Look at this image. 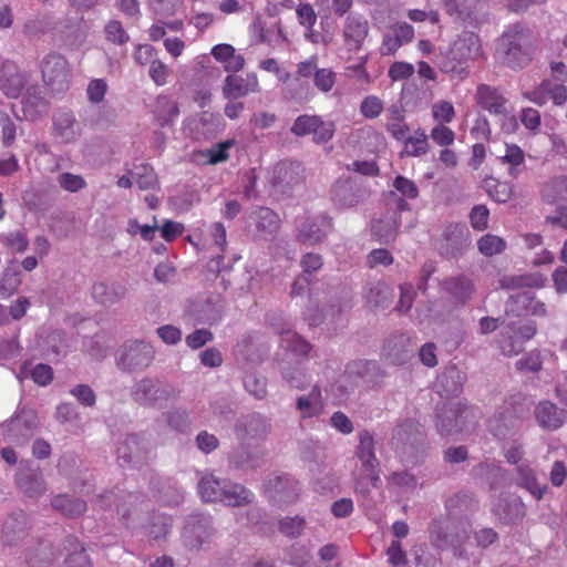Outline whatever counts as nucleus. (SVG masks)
Masks as SVG:
<instances>
[{
    "mask_svg": "<svg viewBox=\"0 0 567 567\" xmlns=\"http://www.w3.org/2000/svg\"><path fill=\"white\" fill-rule=\"evenodd\" d=\"M354 455L360 463V468L353 473L354 488L362 495H367L371 487H378L381 481L380 462L375 454V441L371 432L367 430L359 432Z\"/></svg>",
    "mask_w": 567,
    "mask_h": 567,
    "instance_id": "obj_1",
    "label": "nucleus"
},
{
    "mask_svg": "<svg viewBox=\"0 0 567 567\" xmlns=\"http://www.w3.org/2000/svg\"><path fill=\"white\" fill-rule=\"evenodd\" d=\"M181 389L157 378L144 377L131 389L134 402L145 408L164 409L181 396Z\"/></svg>",
    "mask_w": 567,
    "mask_h": 567,
    "instance_id": "obj_2",
    "label": "nucleus"
},
{
    "mask_svg": "<svg viewBox=\"0 0 567 567\" xmlns=\"http://www.w3.org/2000/svg\"><path fill=\"white\" fill-rule=\"evenodd\" d=\"M429 534L434 548L451 549L455 558L468 559L464 545L468 540L470 534L465 526L450 519H434L429 527Z\"/></svg>",
    "mask_w": 567,
    "mask_h": 567,
    "instance_id": "obj_3",
    "label": "nucleus"
},
{
    "mask_svg": "<svg viewBox=\"0 0 567 567\" xmlns=\"http://www.w3.org/2000/svg\"><path fill=\"white\" fill-rule=\"evenodd\" d=\"M496 58L503 64L512 68H524L530 61V52L519 27H514L503 33L496 47Z\"/></svg>",
    "mask_w": 567,
    "mask_h": 567,
    "instance_id": "obj_4",
    "label": "nucleus"
},
{
    "mask_svg": "<svg viewBox=\"0 0 567 567\" xmlns=\"http://www.w3.org/2000/svg\"><path fill=\"white\" fill-rule=\"evenodd\" d=\"M474 413L461 402H449L437 411L436 427L441 435L461 433L474 423Z\"/></svg>",
    "mask_w": 567,
    "mask_h": 567,
    "instance_id": "obj_5",
    "label": "nucleus"
},
{
    "mask_svg": "<svg viewBox=\"0 0 567 567\" xmlns=\"http://www.w3.org/2000/svg\"><path fill=\"white\" fill-rule=\"evenodd\" d=\"M155 358L153 346L145 341L134 340L126 342L118 350L116 364L123 371L143 370L151 365Z\"/></svg>",
    "mask_w": 567,
    "mask_h": 567,
    "instance_id": "obj_6",
    "label": "nucleus"
},
{
    "mask_svg": "<svg viewBox=\"0 0 567 567\" xmlns=\"http://www.w3.org/2000/svg\"><path fill=\"white\" fill-rule=\"evenodd\" d=\"M423 434L420 424L413 419H404L396 423L392 431L390 444L402 458L413 455L422 443Z\"/></svg>",
    "mask_w": 567,
    "mask_h": 567,
    "instance_id": "obj_7",
    "label": "nucleus"
},
{
    "mask_svg": "<svg viewBox=\"0 0 567 567\" xmlns=\"http://www.w3.org/2000/svg\"><path fill=\"white\" fill-rule=\"evenodd\" d=\"M44 83L53 91L62 92L69 87L71 71L65 58L59 53H48L40 63Z\"/></svg>",
    "mask_w": 567,
    "mask_h": 567,
    "instance_id": "obj_8",
    "label": "nucleus"
},
{
    "mask_svg": "<svg viewBox=\"0 0 567 567\" xmlns=\"http://www.w3.org/2000/svg\"><path fill=\"white\" fill-rule=\"evenodd\" d=\"M290 131L296 136L312 135L316 144H323L333 137L336 125L319 115L302 114L295 120Z\"/></svg>",
    "mask_w": 567,
    "mask_h": 567,
    "instance_id": "obj_9",
    "label": "nucleus"
},
{
    "mask_svg": "<svg viewBox=\"0 0 567 567\" xmlns=\"http://www.w3.org/2000/svg\"><path fill=\"white\" fill-rule=\"evenodd\" d=\"M214 535L213 518L209 515H194L184 527L183 542L187 548L198 550L208 546Z\"/></svg>",
    "mask_w": 567,
    "mask_h": 567,
    "instance_id": "obj_10",
    "label": "nucleus"
},
{
    "mask_svg": "<svg viewBox=\"0 0 567 567\" xmlns=\"http://www.w3.org/2000/svg\"><path fill=\"white\" fill-rule=\"evenodd\" d=\"M475 100L481 107L488 111L491 114L508 118V132L517 126L515 117L508 116L507 100L498 89L487 84H480L476 89Z\"/></svg>",
    "mask_w": 567,
    "mask_h": 567,
    "instance_id": "obj_11",
    "label": "nucleus"
},
{
    "mask_svg": "<svg viewBox=\"0 0 567 567\" xmlns=\"http://www.w3.org/2000/svg\"><path fill=\"white\" fill-rule=\"evenodd\" d=\"M265 489L272 501L289 504L298 498L300 485L288 474H272L267 478Z\"/></svg>",
    "mask_w": 567,
    "mask_h": 567,
    "instance_id": "obj_12",
    "label": "nucleus"
},
{
    "mask_svg": "<svg viewBox=\"0 0 567 567\" xmlns=\"http://www.w3.org/2000/svg\"><path fill=\"white\" fill-rule=\"evenodd\" d=\"M370 25L368 20L359 14H349L342 24V40L347 51L358 52L369 35Z\"/></svg>",
    "mask_w": 567,
    "mask_h": 567,
    "instance_id": "obj_13",
    "label": "nucleus"
},
{
    "mask_svg": "<svg viewBox=\"0 0 567 567\" xmlns=\"http://www.w3.org/2000/svg\"><path fill=\"white\" fill-rule=\"evenodd\" d=\"M82 134L81 124L70 111H58L52 117V136L61 144L75 143Z\"/></svg>",
    "mask_w": 567,
    "mask_h": 567,
    "instance_id": "obj_14",
    "label": "nucleus"
},
{
    "mask_svg": "<svg viewBox=\"0 0 567 567\" xmlns=\"http://www.w3.org/2000/svg\"><path fill=\"white\" fill-rule=\"evenodd\" d=\"M19 488L29 497H40L47 491L43 474L39 467H33L29 462H21L16 475Z\"/></svg>",
    "mask_w": 567,
    "mask_h": 567,
    "instance_id": "obj_15",
    "label": "nucleus"
},
{
    "mask_svg": "<svg viewBox=\"0 0 567 567\" xmlns=\"http://www.w3.org/2000/svg\"><path fill=\"white\" fill-rule=\"evenodd\" d=\"M27 82V73L22 72L14 62L3 61L0 63V90L6 96L19 97Z\"/></svg>",
    "mask_w": 567,
    "mask_h": 567,
    "instance_id": "obj_16",
    "label": "nucleus"
},
{
    "mask_svg": "<svg viewBox=\"0 0 567 567\" xmlns=\"http://www.w3.org/2000/svg\"><path fill=\"white\" fill-rule=\"evenodd\" d=\"M520 423L518 411L506 405L488 420V429L494 436L506 439L518 431Z\"/></svg>",
    "mask_w": 567,
    "mask_h": 567,
    "instance_id": "obj_17",
    "label": "nucleus"
},
{
    "mask_svg": "<svg viewBox=\"0 0 567 567\" xmlns=\"http://www.w3.org/2000/svg\"><path fill=\"white\" fill-rule=\"evenodd\" d=\"M331 200L339 209L352 208L363 200L364 192L349 179H339L330 192Z\"/></svg>",
    "mask_w": 567,
    "mask_h": 567,
    "instance_id": "obj_18",
    "label": "nucleus"
},
{
    "mask_svg": "<svg viewBox=\"0 0 567 567\" xmlns=\"http://www.w3.org/2000/svg\"><path fill=\"white\" fill-rule=\"evenodd\" d=\"M228 462L234 470L251 471L264 464L265 454L260 447L243 443L229 454Z\"/></svg>",
    "mask_w": 567,
    "mask_h": 567,
    "instance_id": "obj_19",
    "label": "nucleus"
},
{
    "mask_svg": "<svg viewBox=\"0 0 567 567\" xmlns=\"http://www.w3.org/2000/svg\"><path fill=\"white\" fill-rule=\"evenodd\" d=\"M236 432L240 440H262L270 432L268 419L259 413H252L243 417L236 424Z\"/></svg>",
    "mask_w": 567,
    "mask_h": 567,
    "instance_id": "obj_20",
    "label": "nucleus"
},
{
    "mask_svg": "<svg viewBox=\"0 0 567 567\" xmlns=\"http://www.w3.org/2000/svg\"><path fill=\"white\" fill-rule=\"evenodd\" d=\"M303 171L298 162H280L272 168L270 182L274 186L289 188L303 181Z\"/></svg>",
    "mask_w": 567,
    "mask_h": 567,
    "instance_id": "obj_21",
    "label": "nucleus"
},
{
    "mask_svg": "<svg viewBox=\"0 0 567 567\" xmlns=\"http://www.w3.org/2000/svg\"><path fill=\"white\" fill-rule=\"evenodd\" d=\"M537 424L546 431H555L564 425L567 413L550 401H540L535 408Z\"/></svg>",
    "mask_w": 567,
    "mask_h": 567,
    "instance_id": "obj_22",
    "label": "nucleus"
},
{
    "mask_svg": "<svg viewBox=\"0 0 567 567\" xmlns=\"http://www.w3.org/2000/svg\"><path fill=\"white\" fill-rule=\"evenodd\" d=\"M224 95L227 99H240L249 93L260 91L258 78L255 73L241 75H228L225 80Z\"/></svg>",
    "mask_w": 567,
    "mask_h": 567,
    "instance_id": "obj_23",
    "label": "nucleus"
},
{
    "mask_svg": "<svg viewBox=\"0 0 567 567\" xmlns=\"http://www.w3.org/2000/svg\"><path fill=\"white\" fill-rule=\"evenodd\" d=\"M330 228L331 221L326 216L309 218L299 227L298 240L307 245L321 243Z\"/></svg>",
    "mask_w": 567,
    "mask_h": 567,
    "instance_id": "obj_24",
    "label": "nucleus"
},
{
    "mask_svg": "<svg viewBox=\"0 0 567 567\" xmlns=\"http://www.w3.org/2000/svg\"><path fill=\"white\" fill-rule=\"evenodd\" d=\"M22 111L24 118L28 121H35L48 113L49 102L39 86L31 85L27 87L22 97Z\"/></svg>",
    "mask_w": 567,
    "mask_h": 567,
    "instance_id": "obj_25",
    "label": "nucleus"
},
{
    "mask_svg": "<svg viewBox=\"0 0 567 567\" xmlns=\"http://www.w3.org/2000/svg\"><path fill=\"white\" fill-rule=\"evenodd\" d=\"M255 223L257 237L264 240H271L277 234L280 225L278 215L267 207H259L250 214Z\"/></svg>",
    "mask_w": 567,
    "mask_h": 567,
    "instance_id": "obj_26",
    "label": "nucleus"
},
{
    "mask_svg": "<svg viewBox=\"0 0 567 567\" xmlns=\"http://www.w3.org/2000/svg\"><path fill=\"white\" fill-rule=\"evenodd\" d=\"M296 410L302 420L318 417L324 411V401L321 388L312 385L308 394L299 395L296 399Z\"/></svg>",
    "mask_w": 567,
    "mask_h": 567,
    "instance_id": "obj_27",
    "label": "nucleus"
},
{
    "mask_svg": "<svg viewBox=\"0 0 567 567\" xmlns=\"http://www.w3.org/2000/svg\"><path fill=\"white\" fill-rule=\"evenodd\" d=\"M481 41L478 35L473 32H463L453 43L450 55L453 60L465 62L480 55Z\"/></svg>",
    "mask_w": 567,
    "mask_h": 567,
    "instance_id": "obj_28",
    "label": "nucleus"
},
{
    "mask_svg": "<svg viewBox=\"0 0 567 567\" xmlns=\"http://www.w3.org/2000/svg\"><path fill=\"white\" fill-rule=\"evenodd\" d=\"M127 293V288L124 284L112 282H95L92 287V297L95 301L103 306H112L121 301Z\"/></svg>",
    "mask_w": 567,
    "mask_h": 567,
    "instance_id": "obj_29",
    "label": "nucleus"
},
{
    "mask_svg": "<svg viewBox=\"0 0 567 567\" xmlns=\"http://www.w3.org/2000/svg\"><path fill=\"white\" fill-rule=\"evenodd\" d=\"M254 501L255 494L249 488L226 480L219 503L229 507H243L254 503Z\"/></svg>",
    "mask_w": 567,
    "mask_h": 567,
    "instance_id": "obj_30",
    "label": "nucleus"
},
{
    "mask_svg": "<svg viewBox=\"0 0 567 567\" xmlns=\"http://www.w3.org/2000/svg\"><path fill=\"white\" fill-rule=\"evenodd\" d=\"M494 514L506 524L515 523L525 515V505L517 496H504L493 507Z\"/></svg>",
    "mask_w": 567,
    "mask_h": 567,
    "instance_id": "obj_31",
    "label": "nucleus"
},
{
    "mask_svg": "<svg viewBox=\"0 0 567 567\" xmlns=\"http://www.w3.org/2000/svg\"><path fill=\"white\" fill-rule=\"evenodd\" d=\"M399 228V212L389 210L381 217L375 218L372 221L371 230L372 235L375 236L382 243H390L394 240Z\"/></svg>",
    "mask_w": 567,
    "mask_h": 567,
    "instance_id": "obj_32",
    "label": "nucleus"
},
{
    "mask_svg": "<svg viewBox=\"0 0 567 567\" xmlns=\"http://www.w3.org/2000/svg\"><path fill=\"white\" fill-rule=\"evenodd\" d=\"M226 480L212 473L202 475L197 483V491L203 502L219 503Z\"/></svg>",
    "mask_w": 567,
    "mask_h": 567,
    "instance_id": "obj_33",
    "label": "nucleus"
},
{
    "mask_svg": "<svg viewBox=\"0 0 567 567\" xmlns=\"http://www.w3.org/2000/svg\"><path fill=\"white\" fill-rule=\"evenodd\" d=\"M516 483L528 491L536 499H542L547 491V485L538 481L536 472L527 464L516 467Z\"/></svg>",
    "mask_w": 567,
    "mask_h": 567,
    "instance_id": "obj_34",
    "label": "nucleus"
},
{
    "mask_svg": "<svg viewBox=\"0 0 567 567\" xmlns=\"http://www.w3.org/2000/svg\"><path fill=\"white\" fill-rule=\"evenodd\" d=\"M411 341L405 334L395 336L386 341L383 348L384 355L393 364H401L412 353Z\"/></svg>",
    "mask_w": 567,
    "mask_h": 567,
    "instance_id": "obj_35",
    "label": "nucleus"
},
{
    "mask_svg": "<svg viewBox=\"0 0 567 567\" xmlns=\"http://www.w3.org/2000/svg\"><path fill=\"white\" fill-rule=\"evenodd\" d=\"M392 291L390 287L381 281L370 282L364 292V299L369 307L375 309H385L392 300Z\"/></svg>",
    "mask_w": 567,
    "mask_h": 567,
    "instance_id": "obj_36",
    "label": "nucleus"
},
{
    "mask_svg": "<svg viewBox=\"0 0 567 567\" xmlns=\"http://www.w3.org/2000/svg\"><path fill=\"white\" fill-rule=\"evenodd\" d=\"M278 333L280 334V347L282 349L291 352L298 358L308 357L311 346L298 333L292 331L290 328L278 329Z\"/></svg>",
    "mask_w": 567,
    "mask_h": 567,
    "instance_id": "obj_37",
    "label": "nucleus"
},
{
    "mask_svg": "<svg viewBox=\"0 0 567 567\" xmlns=\"http://www.w3.org/2000/svg\"><path fill=\"white\" fill-rule=\"evenodd\" d=\"M117 460L120 461L121 466L124 465H131V464H138L143 457L144 453L142 449L140 447V442L137 436L131 435L125 439L118 446H117Z\"/></svg>",
    "mask_w": 567,
    "mask_h": 567,
    "instance_id": "obj_38",
    "label": "nucleus"
},
{
    "mask_svg": "<svg viewBox=\"0 0 567 567\" xmlns=\"http://www.w3.org/2000/svg\"><path fill=\"white\" fill-rule=\"evenodd\" d=\"M499 349L504 355H517L524 349V342L517 334L514 324H507L501 332L498 340Z\"/></svg>",
    "mask_w": 567,
    "mask_h": 567,
    "instance_id": "obj_39",
    "label": "nucleus"
},
{
    "mask_svg": "<svg viewBox=\"0 0 567 567\" xmlns=\"http://www.w3.org/2000/svg\"><path fill=\"white\" fill-rule=\"evenodd\" d=\"M154 114L162 126L173 122L179 114L177 103L167 95L156 99Z\"/></svg>",
    "mask_w": 567,
    "mask_h": 567,
    "instance_id": "obj_40",
    "label": "nucleus"
},
{
    "mask_svg": "<svg viewBox=\"0 0 567 567\" xmlns=\"http://www.w3.org/2000/svg\"><path fill=\"white\" fill-rule=\"evenodd\" d=\"M501 162L509 166V176L517 178L522 172L520 167L525 164V153L516 144H506L505 154L501 156Z\"/></svg>",
    "mask_w": 567,
    "mask_h": 567,
    "instance_id": "obj_41",
    "label": "nucleus"
},
{
    "mask_svg": "<svg viewBox=\"0 0 567 567\" xmlns=\"http://www.w3.org/2000/svg\"><path fill=\"white\" fill-rule=\"evenodd\" d=\"M445 289L460 302H466L474 292L472 280L465 277L450 278L444 282Z\"/></svg>",
    "mask_w": 567,
    "mask_h": 567,
    "instance_id": "obj_42",
    "label": "nucleus"
},
{
    "mask_svg": "<svg viewBox=\"0 0 567 567\" xmlns=\"http://www.w3.org/2000/svg\"><path fill=\"white\" fill-rule=\"evenodd\" d=\"M54 509L60 511L63 515L74 517L81 515L86 509V504L80 498H73L68 495H58L52 499Z\"/></svg>",
    "mask_w": 567,
    "mask_h": 567,
    "instance_id": "obj_43",
    "label": "nucleus"
},
{
    "mask_svg": "<svg viewBox=\"0 0 567 567\" xmlns=\"http://www.w3.org/2000/svg\"><path fill=\"white\" fill-rule=\"evenodd\" d=\"M404 141V152L409 156H421L429 151L427 135L421 128L416 130L412 136H408Z\"/></svg>",
    "mask_w": 567,
    "mask_h": 567,
    "instance_id": "obj_44",
    "label": "nucleus"
},
{
    "mask_svg": "<svg viewBox=\"0 0 567 567\" xmlns=\"http://www.w3.org/2000/svg\"><path fill=\"white\" fill-rule=\"evenodd\" d=\"M477 248L484 256L492 257L503 252L506 248V243L498 236L487 234L478 239Z\"/></svg>",
    "mask_w": 567,
    "mask_h": 567,
    "instance_id": "obj_45",
    "label": "nucleus"
},
{
    "mask_svg": "<svg viewBox=\"0 0 567 567\" xmlns=\"http://www.w3.org/2000/svg\"><path fill=\"white\" fill-rule=\"evenodd\" d=\"M235 145L234 140H226L219 143L214 144L210 148H208L203 156L206 158L207 164H218L226 162L229 157L228 151Z\"/></svg>",
    "mask_w": 567,
    "mask_h": 567,
    "instance_id": "obj_46",
    "label": "nucleus"
},
{
    "mask_svg": "<svg viewBox=\"0 0 567 567\" xmlns=\"http://www.w3.org/2000/svg\"><path fill=\"white\" fill-rule=\"evenodd\" d=\"M529 301L530 292L528 291L512 295L505 303V311L513 316L527 315Z\"/></svg>",
    "mask_w": 567,
    "mask_h": 567,
    "instance_id": "obj_47",
    "label": "nucleus"
},
{
    "mask_svg": "<svg viewBox=\"0 0 567 567\" xmlns=\"http://www.w3.org/2000/svg\"><path fill=\"white\" fill-rule=\"evenodd\" d=\"M164 417L173 430L184 432L190 425L189 412L184 408H173L164 414Z\"/></svg>",
    "mask_w": 567,
    "mask_h": 567,
    "instance_id": "obj_48",
    "label": "nucleus"
},
{
    "mask_svg": "<svg viewBox=\"0 0 567 567\" xmlns=\"http://www.w3.org/2000/svg\"><path fill=\"white\" fill-rule=\"evenodd\" d=\"M502 289H517L523 287H543V279H535L528 276H503L498 281Z\"/></svg>",
    "mask_w": 567,
    "mask_h": 567,
    "instance_id": "obj_49",
    "label": "nucleus"
},
{
    "mask_svg": "<svg viewBox=\"0 0 567 567\" xmlns=\"http://www.w3.org/2000/svg\"><path fill=\"white\" fill-rule=\"evenodd\" d=\"M431 115L436 124L446 125L455 117V109L449 101H437L431 107Z\"/></svg>",
    "mask_w": 567,
    "mask_h": 567,
    "instance_id": "obj_50",
    "label": "nucleus"
},
{
    "mask_svg": "<svg viewBox=\"0 0 567 567\" xmlns=\"http://www.w3.org/2000/svg\"><path fill=\"white\" fill-rule=\"evenodd\" d=\"M543 197L548 203L567 199V181L563 178L554 179L548 183L544 190Z\"/></svg>",
    "mask_w": 567,
    "mask_h": 567,
    "instance_id": "obj_51",
    "label": "nucleus"
},
{
    "mask_svg": "<svg viewBox=\"0 0 567 567\" xmlns=\"http://www.w3.org/2000/svg\"><path fill=\"white\" fill-rule=\"evenodd\" d=\"M446 395H457L462 390L461 375L456 370H450L443 373L437 381Z\"/></svg>",
    "mask_w": 567,
    "mask_h": 567,
    "instance_id": "obj_52",
    "label": "nucleus"
},
{
    "mask_svg": "<svg viewBox=\"0 0 567 567\" xmlns=\"http://www.w3.org/2000/svg\"><path fill=\"white\" fill-rule=\"evenodd\" d=\"M0 241L17 252H24L29 246V240L24 230H14L0 235Z\"/></svg>",
    "mask_w": 567,
    "mask_h": 567,
    "instance_id": "obj_53",
    "label": "nucleus"
},
{
    "mask_svg": "<svg viewBox=\"0 0 567 567\" xmlns=\"http://www.w3.org/2000/svg\"><path fill=\"white\" fill-rule=\"evenodd\" d=\"M59 186L69 193H78L86 187V182L81 175L64 172L56 176Z\"/></svg>",
    "mask_w": 567,
    "mask_h": 567,
    "instance_id": "obj_54",
    "label": "nucleus"
},
{
    "mask_svg": "<svg viewBox=\"0 0 567 567\" xmlns=\"http://www.w3.org/2000/svg\"><path fill=\"white\" fill-rule=\"evenodd\" d=\"M306 522L300 516L285 517L279 520V530L288 537H298L303 532Z\"/></svg>",
    "mask_w": 567,
    "mask_h": 567,
    "instance_id": "obj_55",
    "label": "nucleus"
},
{
    "mask_svg": "<svg viewBox=\"0 0 567 567\" xmlns=\"http://www.w3.org/2000/svg\"><path fill=\"white\" fill-rule=\"evenodd\" d=\"M313 83L319 91L328 93L336 84V73L331 69L318 68L315 72Z\"/></svg>",
    "mask_w": 567,
    "mask_h": 567,
    "instance_id": "obj_56",
    "label": "nucleus"
},
{
    "mask_svg": "<svg viewBox=\"0 0 567 567\" xmlns=\"http://www.w3.org/2000/svg\"><path fill=\"white\" fill-rule=\"evenodd\" d=\"M432 141L439 146L447 147L455 141V133L443 124H436L430 133Z\"/></svg>",
    "mask_w": 567,
    "mask_h": 567,
    "instance_id": "obj_57",
    "label": "nucleus"
},
{
    "mask_svg": "<svg viewBox=\"0 0 567 567\" xmlns=\"http://www.w3.org/2000/svg\"><path fill=\"white\" fill-rule=\"evenodd\" d=\"M388 561L394 567L405 566L408 564V555L399 539L392 540L386 549Z\"/></svg>",
    "mask_w": 567,
    "mask_h": 567,
    "instance_id": "obj_58",
    "label": "nucleus"
},
{
    "mask_svg": "<svg viewBox=\"0 0 567 567\" xmlns=\"http://www.w3.org/2000/svg\"><path fill=\"white\" fill-rule=\"evenodd\" d=\"M383 111V102L375 95H369L361 102L360 112L367 118H375Z\"/></svg>",
    "mask_w": 567,
    "mask_h": 567,
    "instance_id": "obj_59",
    "label": "nucleus"
},
{
    "mask_svg": "<svg viewBox=\"0 0 567 567\" xmlns=\"http://www.w3.org/2000/svg\"><path fill=\"white\" fill-rule=\"evenodd\" d=\"M390 486L402 488L404 492L413 491L416 487V480L408 472H394L388 477Z\"/></svg>",
    "mask_w": 567,
    "mask_h": 567,
    "instance_id": "obj_60",
    "label": "nucleus"
},
{
    "mask_svg": "<svg viewBox=\"0 0 567 567\" xmlns=\"http://www.w3.org/2000/svg\"><path fill=\"white\" fill-rule=\"evenodd\" d=\"M172 520L165 515H158L154 517L153 523L150 526L148 535L154 539L164 538L171 530Z\"/></svg>",
    "mask_w": 567,
    "mask_h": 567,
    "instance_id": "obj_61",
    "label": "nucleus"
},
{
    "mask_svg": "<svg viewBox=\"0 0 567 567\" xmlns=\"http://www.w3.org/2000/svg\"><path fill=\"white\" fill-rule=\"evenodd\" d=\"M298 22L307 30L311 31L317 22V14L310 3H300L297 9Z\"/></svg>",
    "mask_w": 567,
    "mask_h": 567,
    "instance_id": "obj_62",
    "label": "nucleus"
},
{
    "mask_svg": "<svg viewBox=\"0 0 567 567\" xmlns=\"http://www.w3.org/2000/svg\"><path fill=\"white\" fill-rule=\"evenodd\" d=\"M106 39L115 44H125L130 37L120 21H110L105 27Z\"/></svg>",
    "mask_w": 567,
    "mask_h": 567,
    "instance_id": "obj_63",
    "label": "nucleus"
},
{
    "mask_svg": "<svg viewBox=\"0 0 567 567\" xmlns=\"http://www.w3.org/2000/svg\"><path fill=\"white\" fill-rule=\"evenodd\" d=\"M516 369L522 372H538L542 369L540 354L532 351L516 361Z\"/></svg>",
    "mask_w": 567,
    "mask_h": 567,
    "instance_id": "obj_64",
    "label": "nucleus"
}]
</instances>
